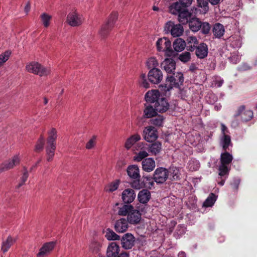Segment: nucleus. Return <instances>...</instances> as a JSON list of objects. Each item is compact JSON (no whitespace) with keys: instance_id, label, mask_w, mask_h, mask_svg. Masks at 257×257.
I'll use <instances>...</instances> for the list:
<instances>
[{"instance_id":"nucleus-55","label":"nucleus","mask_w":257,"mask_h":257,"mask_svg":"<svg viewBox=\"0 0 257 257\" xmlns=\"http://www.w3.org/2000/svg\"><path fill=\"white\" fill-rule=\"evenodd\" d=\"M240 180L239 179L235 178L230 182V186L233 192L237 191Z\"/></svg>"},{"instance_id":"nucleus-19","label":"nucleus","mask_w":257,"mask_h":257,"mask_svg":"<svg viewBox=\"0 0 257 257\" xmlns=\"http://www.w3.org/2000/svg\"><path fill=\"white\" fill-rule=\"evenodd\" d=\"M195 55L198 58L204 59L207 56L208 46L204 43L198 44L195 47Z\"/></svg>"},{"instance_id":"nucleus-61","label":"nucleus","mask_w":257,"mask_h":257,"mask_svg":"<svg viewBox=\"0 0 257 257\" xmlns=\"http://www.w3.org/2000/svg\"><path fill=\"white\" fill-rule=\"evenodd\" d=\"M220 0H208L209 3L212 5H216L219 3Z\"/></svg>"},{"instance_id":"nucleus-15","label":"nucleus","mask_w":257,"mask_h":257,"mask_svg":"<svg viewBox=\"0 0 257 257\" xmlns=\"http://www.w3.org/2000/svg\"><path fill=\"white\" fill-rule=\"evenodd\" d=\"M136 197L135 191L131 188L124 189L121 194V199L124 204H131L134 201Z\"/></svg>"},{"instance_id":"nucleus-33","label":"nucleus","mask_w":257,"mask_h":257,"mask_svg":"<svg viewBox=\"0 0 257 257\" xmlns=\"http://www.w3.org/2000/svg\"><path fill=\"white\" fill-rule=\"evenodd\" d=\"M148 150L152 154L156 155L159 154L162 150V144L158 141L155 142L148 145Z\"/></svg>"},{"instance_id":"nucleus-3","label":"nucleus","mask_w":257,"mask_h":257,"mask_svg":"<svg viewBox=\"0 0 257 257\" xmlns=\"http://www.w3.org/2000/svg\"><path fill=\"white\" fill-rule=\"evenodd\" d=\"M173 75L170 76H168L166 78V81L169 82V86L165 85V89L167 91H169L173 87L179 88L182 85L184 82L183 74L181 72H177L176 73H173Z\"/></svg>"},{"instance_id":"nucleus-41","label":"nucleus","mask_w":257,"mask_h":257,"mask_svg":"<svg viewBox=\"0 0 257 257\" xmlns=\"http://www.w3.org/2000/svg\"><path fill=\"white\" fill-rule=\"evenodd\" d=\"M219 176L220 177H228L229 169L226 165L221 164L218 168Z\"/></svg>"},{"instance_id":"nucleus-52","label":"nucleus","mask_w":257,"mask_h":257,"mask_svg":"<svg viewBox=\"0 0 257 257\" xmlns=\"http://www.w3.org/2000/svg\"><path fill=\"white\" fill-rule=\"evenodd\" d=\"M148 156V154L146 151H140L136 156L134 157V160L137 162H140Z\"/></svg>"},{"instance_id":"nucleus-26","label":"nucleus","mask_w":257,"mask_h":257,"mask_svg":"<svg viewBox=\"0 0 257 257\" xmlns=\"http://www.w3.org/2000/svg\"><path fill=\"white\" fill-rule=\"evenodd\" d=\"M142 164L143 170L147 172L152 171L156 166L155 161L151 158L145 159L142 161Z\"/></svg>"},{"instance_id":"nucleus-17","label":"nucleus","mask_w":257,"mask_h":257,"mask_svg":"<svg viewBox=\"0 0 257 257\" xmlns=\"http://www.w3.org/2000/svg\"><path fill=\"white\" fill-rule=\"evenodd\" d=\"M20 162V159L18 156H15L11 160L0 165V173L13 168L14 166L19 164Z\"/></svg>"},{"instance_id":"nucleus-21","label":"nucleus","mask_w":257,"mask_h":257,"mask_svg":"<svg viewBox=\"0 0 257 257\" xmlns=\"http://www.w3.org/2000/svg\"><path fill=\"white\" fill-rule=\"evenodd\" d=\"M161 96V94L158 90H152L146 93L145 98L147 103H155Z\"/></svg>"},{"instance_id":"nucleus-28","label":"nucleus","mask_w":257,"mask_h":257,"mask_svg":"<svg viewBox=\"0 0 257 257\" xmlns=\"http://www.w3.org/2000/svg\"><path fill=\"white\" fill-rule=\"evenodd\" d=\"M198 44L199 42L195 36H190L188 37L186 40L185 48L188 51L193 52Z\"/></svg>"},{"instance_id":"nucleus-39","label":"nucleus","mask_w":257,"mask_h":257,"mask_svg":"<svg viewBox=\"0 0 257 257\" xmlns=\"http://www.w3.org/2000/svg\"><path fill=\"white\" fill-rule=\"evenodd\" d=\"M216 200V196L213 193L209 194L204 202L203 205L204 207H211L215 203Z\"/></svg>"},{"instance_id":"nucleus-27","label":"nucleus","mask_w":257,"mask_h":257,"mask_svg":"<svg viewBox=\"0 0 257 257\" xmlns=\"http://www.w3.org/2000/svg\"><path fill=\"white\" fill-rule=\"evenodd\" d=\"M151 198V193L147 189H143L140 191L138 195V201L143 204H146Z\"/></svg>"},{"instance_id":"nucleus-37","label":"nucleus","mask_w":257,"mask_h":257,"mask_svg":"<svg viewBox=\"0 0 257 257\" xmlns=\"http://www.w3.org/2000/svg\"><path fill=\"white\" fill-rule=\"evenodd\" d=\"M233 160L232 156L228 152L225 151L222 153L220 156L221 164L227 165L230 164Z\"/></svg>"},{"instance_id":"nucleus-10","label":"nucleus","mask_w":257,"mask_h":257,"mask_svg":"<svg viewBox=\"0 0 257 257\" xmlns=\"http://www.w3.org/2000/svg\"><path fill=\"white\" fill-rule=\"evenodd\" d=\"M165 30L167 32H170L173 37H179L183 32V28L181 24H174L173 22H167L165 26Z\"/></svg>"},{"instance_id":"nucleus-46","label":"nucleus","mask_w":257,"mask_h":257,"mask_svg":"<svg viewBox=\"0 0 257 257\" xmlns=\"http://www.w3.org/2000/svg\"><path fill=\"white\" fill-rule=\"evenodd\" d=\"M231 144V138L229 135H224L222 139V148L226 151Z\"/></svg>"},{"instance_id":"nucleus-38","label":"nucleus","mask_w":257,"mask_h":257,"mask_svg":"<svg viewBox=\"0 0 257 257\" xmlns=\"http://www.w3.org/2000/svg\"><path fill=\"white\" fill-rule=\"evenodd\" d=\"M141 140V136L138 134L132 136L128 138L125 143V147L127 149H130L132 146L137 141Z\"/></svg>"},{"instance_id":"nucleus-53","label":"nucleus","mask_w":257,"mask_h":257,"mask_svg":"<svg viewBox=\"0 0 257 257\" xmlns=\"http://www.w3.org/2000/svg\"><path fill=\"white\" fill-rule=\"evenodd\" d=\"M96 136H93L92 138L86 143V149L88 150L92 149L94 147L96 144Z\"/></svg>"},{"instance_id":"nucleus-49","label":"nucleus","mask_w":257,"mask_h":257,"mask_svg":"<svg viewBox=\"0 0 257 257\" xmlns=\"http://www.w3.org/2000/svg\"><path fill=\"white\" fill-rule=\"evenodd\" d=\"M211 26L207 22L201 23V31L202 34L207 35L208 34L210 31Z\"/></svg>"},{"instance_id":"nucleus-57","label":"nucleus","mask_w":257,"mask_h":257,"mask_svg":"<svg viewBox=\"0 0 257 257\" xmlns=\"http://www.w3.org/2000/svg\"><path fill=\"white\" fill-rule=\"evenodd\" d=\"M119 181L112 182L109 186V189L107 190L109 192H113L115 191L118 187Z\"/></svg>"},{"instance_id":"nucleus-1","label":"nucleus","mask_w":257,"mask_h":257,"mask_svg":"<svg viewBox=\"0 0 257 257\" xmlns=\"http://www.w3.org/2000/svg\"><path fill=\"white\" fill-rule=\"evenodd\" d=\"M48 137L46 141V151L47 156V161H51L55 155L56 149V140L57 138V132L56 128H52L48 133Z\"/></svg>"},{"instance_id":"nucleus-59","label":"nucleus","mask_w":257,"mask_h":257,"mask_svg":"<svg viewBox=\"0 0 257 257\" xmlns=\"http://www.w3.org/2000/svg\"><path fill=\"white\" fill-rule=\"evenodd\" d=\"M226 178H227V177H222L219 176L217 180L218 184L220 186H223L225 183Z\"/></svg>"},{"instance_id":"nucleus-16","label":"nucleus","mask_w":257,"mask_h":257,"mask_svg":"<svg viewBox=\"0 0 257 257\" xmlns=\"http://www.w3.org/2000/svg\"><path fill=\"white\" fill-rule=\"evenodd\" d=\"M154 106L158 112L164 113L169 109L170 105L167 99L161 96L155 102Z\"/></svg>"},{"instance_id":"nucleus-35","label":"nucleus","mask_w":257,"mask_h":257,"mask_svg":"<svg viewBox=\"0 0 257 257\" xmlns=\"http://www.w3.org/2000/svg\"><path fill=\"white\" fill-rule=\"evenodd\" d=\"M133 206L131 204H124L119 208L118 214L120 216L128 215L131 210H133Z\"/></svg>"},{"instance_id":"nucleus-50","label":"nucleus","mask_w":257,"mask_h":257,"mask_svg":"<svg viewBox=\"0 0 257 257\" xmlns=\"http://www.w3.org/2000/svg\"><path fill=\"white\" fill-rule=\"evenodd\" d=\"M191 59V54L189 52H185L179 56V59L184 63L188 62Z\"/></svg>"},{"instance_id":"nucleus-51","label":"nucleus","mask_w":257,"mask_h":257,"mask_svg":"<svg viewBox=\"0 0 257 257\" xmlns=\"http://www.w3.org/2000/svg\"><path fill=\"white\" fill-rule=\"evenodd\" d=\"M140 85L144 88H148L150 87V84L148 82L145 74H142L140 78Z\"/></svg>"},{"instance_id":"nucleus-7","label":"nucleus","mask_w":257,"mask_h":257,"mask_svg":"<svg viewBox=\"0 0 257 257\" xmlns=\"http://www.w3.org/2000/svg\"><path fill=\"white\" fill-rule=\"evenodd\" d=\"M154 184L153 178L151 176H143L142 179H137L131 183V186L136 189H140L145 187H150Z\"/></svg>"},{"instance_id":"nucleus-45","label":"nucleus","mask_w":257,"mask_h":257,"mask_svg":"<svg viewBox=\"0 0 257 257\" xmlns=\"http://www.w3.org/2000/svg\"><path fill=\"white\" fill-rule=\"evenodd\" d=\"M24 172L23 175L21 178V182L17 186V189L20 188L21 186H22L27 180L28 178L29 177L28 172L27 170V168L25 167H24Z\"/></svg>"},{"instance_id":"nucleus-14","label":"nucleus","mask_w":257,"mask_h":257,"mask_svg":"<svg viewBox=\"0 0 257 257\" xmlns=\"http://www.w3.org/2000/svg\"><path fill=\"white\" fill-rule=\"evenodd\" d=\"M120 238L122 247L125 249L132 248L135 244V238L131 233H125Z\"/></svg>"},{"instance_id":"nucleus-2","label":"nucleus","mask_w":257,"mask_h":257,"mask_svg":"<svg viewBox=\"0 0 257 257\" xmlns=\"http://www.w3.org/2000/svg\"><path fill=\"white\" fill-rule=\"evenodd\" d=\"M118 17V14L115 12H113L109 16L107 21L105 24L102 26L99 31L101 37L103 38H105L109 33L110 31L113 28L115 23Z\"/></svg>"},{"instance_id":"nucleus-43","label":"nucleus","mask_w":257,"mask_h":257,"mask_svg":"<svg viewBox=\"0 0 257 257\" xmlns=\"http://www.w3.org/2000/svg\"><path fill=\"white\" fill-rule=\"evenodd\" d=\"M44 137L43 135H41L36 145L35 151L37 152H40L42 151L44 148Z\"/></svg>"},{"instance_id":"nucleus-25","label":"nucleus","mask_w":257,"mask_h":257,"mask_svg":"<svg viewBox=\"0 0 257 257\" xmlns=\"http://www.w3.org/2000/svg\"><path fill=\"white\" fill-rule=\"evenodd\" d=\"M119 247L115 242H111L107 247L106 255L107 257H116L118 254Z\"/></svg>"},{"instance_id":"nucleus-54","label":"nucleus","mask_w":257,"mask_h":257,"mask_svg":"<svg viewBox=\"0 0 257 257\" xmlns=\"http://www.w3.org/2000/svg\"><path fill=\"white\" fill-rule=\"evenodd\" d=\"M158 63L157 60L155 58H150L147 62V65L149 69L156 68L158 66Z\"/></svg>"},{"instance_id":"nucleus-23","label":"nucleus","mask_w":257,"mask_h":257,"mask_svg":"<svg viewBox=\"0 0 257 257\" xmlns=\"http://www.w3.org/2000/svg\"><path fill=\"white\" fill-rule=\"evenodd\" d=\"M128 220L125 218L117 220L114 224L115 230L117 232H124L128 228Z\"/></svg>"},{"instance_id":"nucleus-6","label":"nucleus","mask_w":257,"mask_h":257,"mask_svg":"<svg viewBox=\"0 0 257 257\" xmlns=\"http://www.w3.org/2000/svg\"><path fill=\"white\" fill-rule=\"evenodd\" d=\"M27 70L30 73L39 75L40 76H45L50 73L49 69L45 68L38 62H33L27 65Z\"/></svg>"},{"instance_id":"nucleus-5","label":"nucleus","mask_w":257,"mask_h":257,"mask_svg":"<svg viewBox=\"0 0 257 257\" xmlns=\"http://www.w3.org/2000/svg\"><path fill=\"white\" fill-rule=\"evenodd\" d=\"M176 11L171 9V6L169 7V12L173 15H177L179 22L183 25L187 24L191 18L192 14L187 8H176Z\"/></svg>"},{"instance_id":"nucleus-30","label":"nucleus","mask_w":257,"mask_h":257,"mask_svg":"<svg viewBox=\"0 0 257 257\" xmlns=\"http://www.w3.org/2000/svg\"><path fill=\"white\" fill-rule=\"evenodd\" d=\"M201 22L196 18H191L188 22L190 29L194 32L198 31L201 27Z\"/></svg>"},{"instance_id":"nucleus-32","label":"nucleus","mask_w":257,"mask_h":257,"mask_svg":"<svg viewBox=\"0 0 257 257\" xmlns=\"http://www.w3.org/2000/svg\"><path fill=\"white\" fill-rule=\"evenodd\" d=\"M212 32L215 38H220L223 36L225 32L223 25L220 23H216L213 26Z\"/></svg>"},{"instance_id":"nucleus-40","label":"nucleus","mask_w":257,"mask_h":257,"mask_svg":"<svg viewBox=\"0 0 257 257\" xmlns=\"http://www.w3.org/2000/svg\"><path fill=\"white\" fill-rule=\"evenodd\" d=\"M150 120L151 124L156 126H162L164 117L161 115H158L157 114Z\"/></svg>"},{"instance_id":"nucleus-44","label":"nucleus","mask_w":257,"mask_h":257,"mask_svg":"<svg viewBox=\"0 0 257 257\" xmlns=\"http://www.w3.org/2000/svg\"><path fill=\"white\" fill-rule=\"evenodd\" d=\"M41 19L44 27L47 28L50 25V21L52 19V17L46 13H43L41 16Z\"/></svg>"},{"instance_id":"nucleus-64","label":"nucleus","mask_w":257,"mask_h":257,"mask_svg":"<svg viewBox=\"0 0 257 257\" xmlns=\"http://www.w3.org/2000/svg\"><path fill=\"white\" fill-rule=\"evenodd\" d=\"M30 10V5L29 4H27L25 7V11L26 12V13H27L28 12H29Z\"/></svg>"},{"instance_id":"nucleus-60","label":"nucleus","mask_w":257,"mask_h":257,"mask_svg":"<svg viewBox=\"0 0 257 257\" xmlns=\"http://www.w3.org/2000/svg\"><path fill=\"white\" fill-rule=\"evenodd\" d=\"M139 209V211L142 212H145L146 211V207L145 205H142L140 206L139 207H137Z\"/></svg>"},{"instance_id":"nucleus-56","label":"nucleus","mask_w":257,"mask_h":257,"mask_svg":"<svg viewBox=\"0 0 257 257\" xmlns=\"http://www.w3.org/2000/svg\"><path fill=\"white\" fill-rule=\"evenodd\" d=\"M10 54L11 52L7 51L0 55V66L8 60Z\"/></svg>"},{"instance_id":"nucleus-47","label":"nucleus","mask_w":257,"mask_h":257,"mask_svg":"<svg viewBox=\"0 0 257 257\" xmlns=\"http://www.w3.org/2000/svg\"><path fill=\"white\" fill-rule=\"evenodd\" d=\"M208 0H197V6L201 8L206 13L209 10Z\"/></svg>"},{"instance_id":"nucleus-24","label":"nucleus","mask_w":257,"mask_h":257,"mask_svg":"<svg viewBox=\"0 0 257 257\" xmlns=\"http://www.w3.org/2000/svg\"><path fill=\"white\" fill-rule=\"evenodd\" d=\"M126 171L128 176L131 178L134 179V180H136L137 179H140L141 178L140 170L137 165H131L128 166Z\"/></svg>"},{"instance_id":"nucleus-8","label":"nucleus","mask_w":257,"mask_h":257,"mask_svg":"<svg viewBox=\"0 0 257 257\" xmlns=\"http://www.w3.org/2000/svg\"><path fill=\"white\" fill-rule=\"evenodd\" d=\"M253 116L252 111L250 109H246L245 106L244 105L239 106L233 114L234 118H237L238 117H240L241 120L243 122L250 120L252 118Z\"/></svg>"},{"instance_id":"nucleus-13","label":"nucleus","mask_w":257,"mask_h":257,"mask_svg":"<svg viewBox=\"0 0 257 257\" xmlns=\"http://www.w3.org/2000/svg\"><path fill=\"white\" fill-rule=\"evenodd\" d=\"M82 21L83 19L82 16L76 11L70 12L67 17V22L72 27L80 25L82 23Z\"/></svg>"},{"instance_id":"nucleus-12","label":"nucleus","mask_w":257,"mask_h":257,"mask_svg":"<svg viewBox=\"0 0 257 257\" xmlns=\"http://www.w3.org/2000/svg\"><path fill=\"white\" fill-rule=\"evenodd\" d=\"M148 77L149 81L152 83L158 84L163 79V74L160 69L153 68L149 71Z\"/></svg>"},{"instance_id":"nucleus-20","label":"nucleus","mask_w":257,"mask_h":257,"mask_svg":"<svg viewBox=\"0 0 257 257\" xmlns=\"http://www.w3.org/2000/svg\"><path fill=\"white\" fill-rule=\"evenodd\" d=\"M55 246V243L53 241L44 243L40 249L38 253L37 257H45L52 251Z\"/></svg>"},{"instance_id":"nucleus-42","label":"nucleus","mask_w":257,"mask_h":257,"mask_svg":"<svg viewBox=\"0 0 257 257\" xmlns=\"http://www.w3.org/2000/svg\"><path fill=\"white\" fill-rule=\"evenodd\" d=\"M105 236L106 238L109 240H117L120 239V236L109 229H107Z\"/></svg>"},{"instance_id":"nucleus-4","label":"nucleus","mask_w":257,"mask_h":257,"mask_svg":"<svg viewBox=\"0 0 257 257\" xmlns=\"http://www.w3.org/2000/svg\"><path fill=\"white\" fill-rule=\"evenodd\" d=\"M156 46L159 51H165L167 56H172L175 55V52L171 48L170 41L166 37L160 38L156 42Z\"/></svg>"},{"instance_id":"nucleus-36","label":"nucleus","mask_w":257,"mask_h":257,"mask_svg":"<svg viewBox=\"0 0 257 257\" xmlns=\"http://www.w3.org/2000/svg\"><path fill=\"white\" fill-rule=\"evenodd\" d=\"M15 242V240L11 236H8L6 240L3 241L2 245V251L3 253L8 251Z\"/></svg>"},{"instance_id":"nucleus-11","label":"nucleus","mask_w":257,"mask_h":257,"mask_svg":"<svg viewBox=\"0 0 257 257\" xmlns=\"http://www.w3.org/2000/svg\"><path fill=\"white\" fill-rule=\"evenodd\" d=\"M144 139L148 142H153L158 138L157 130L152 126L145 127L143 132Z\"/></svg>"},{"instance_id":"nucleus-18","label":"nucleus","mask_w":257,"mask_h":257,"mask_svg":"<svg viewBox=\"0 0 257 257\" xmlns=\"http://www.w3.org/2000/svg\"><path fill=\"white\" fill-rule=\"evenodd\" d=\"M161 68L168 74L174 72L176 68V62L172 58H166L161 63Z\"/></svg>"},{"instance_id":"nucleus-48","label":"nucleus","mask_w":257,"mask_h":257,"mask_svg":"<svg viewBox=\"0 0 257 257\" xmlns=\"http://www.w3.org/2000/svg\"><path fill=\"white\" fill-rule=\"evenodd\" d=\"M179 170L175 167H172L168 170V174L172 176L173 180H177L179 178Z\"/></svg>"},{"instance_id":"nucleus-62","label":"nucleus","mask_w":257,"mask_h":257,"mask_svg":"<svg viewBox=\"0 0 257 257\" xmlns=\"http://www.w3.org/2000/svg\"><path fill=\"white\" fill-rule=\"evenodd\" d=\"M116 257H128V254L126 252H122L119 254H118Z\"/></svg>"},{"instance_id":"nucleus-9","label":"nucleus","mask_w":257,"mask_h":257,"mask_svg":"<svg viewBox=\"0 0 257 257\" xmlns=\"http://www.w3.org/2000/svg\"><path fill=\"white\" fill-rule=\"evenodd\" d=\"M168 177V170L165 168L159 167L156 169L154 172L153 181L157 184H163Z\"/></svg>"},{"instance_id":"nucleus-63","label":"nucleus","mask_w":257,"mask_h":257,"mask_svg":"<svg viewBox=\"0 0 257 257\" xmlns=\"http://www.w3.org/2000/svg\"><path fill=\"white\" fill-rule=\"evenodd\" d=\"M178 257H186V254L184 251H180L178 254Z\"/></svg>"},{"instance_id":"nucleus-22","label":"nucleus","mask_w":257,"mask_h":257,"mask_svg":"<svg viewBox=\"0 0 257 257\" xmlns=\"http://www.w3.org/2000/svg\"><path fill=\"white\" fill-rule=\"evenodd\" d=\"M141 219V214L137 209L133 207L127 216V220L131 224H136L140 222Z\"/></svg>"},{"instance_id":"nucleus-34","label":"nucleus","mask_w":257,"mask_h":257,"mask_svg":"<svg viewBox=\"0 0 257 257\" xmlns=\"http://www.w3.org/2000/svg\"><path fill=\"white\" fill-rule=\"evenodd\" d=\"M186 46V42L180 38L176 39L173 44L174 50L176 52H181L185 49Z\"/></svg>"},{"instance_id":"nucleus-31","label":"nucleus","mask_w":257,"mask_h":257,"mask_svg":"<svg viewBox=\"0 0 257 257\" xmlns=\"http://www.w3.org/2000/svg\"><path fill=\"white\" fill-rule=\"evenodd\" d=\"M193 0H178V2L173 3L171 6V9L176 11V8H187L192 3Z\"/></svg>"},{"instance_id":"nucleus-29","label":"nucleus","mask_w":257,"mask_h":257,"mask_svg":"<svg viewBox=\"0 0 257 257\" xmlns=\"http://www.w3.org/2000/svg\"><path fill=\"white\" fill-rule=\"evenodd\" d=\"M145 108L144 110V117L145 118H152L154 117L158 112L156 110L155 107L150 104H145Z\"/></svg>"},{"instance_id":"nucleus-58","label":"nucleus","mask_w":257,"mask_h":257,"mask_svg":"<svg viewBox=\"0 0 257 257\" xmlns=\"http://www.w3.org/2000/svg\"><path fill=\"white\" fill-rule=\"evenodd\" d=\"M221 133L223 135V136L224 135H228L227 134L229 133V130L227 127L225 126L223 123L221 124Z\"/></svg>"}]
</instances>
